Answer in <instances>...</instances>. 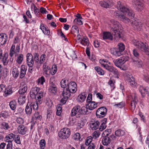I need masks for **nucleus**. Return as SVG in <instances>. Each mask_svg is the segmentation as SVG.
Here are the masks:
<instances>
[{
    "mask_svg": "<svg viewBox=\"0 0 149 149\" xmlns=\"http://www.w3.org/2000/svg\"><path fill=\"white\" fill-rule=\"evenodd\" d=\"M40 90L39 88L36 86L32 88L30 92V96L32 98L35 99L36 101L38 102L39 103H41L43 93L42 91L39 92Z\"/></svg>",
    "mask_w": 149,
    "mask_h": 149,
    "instance_id": "f257e3e1",
    "label": "nucleus"
},
{
    "mask_svg": "<svg viewBox=\"0 0 149 149\" xmlns=\"http://www.w3.org/2000/svg\"><path fill=\"white\" fill-rule=\"evenodd\" d=\"M111 23L112 24L111 30L113 31L112 34L114 36L115 38H120L121 25L118 22L113 20H111Z\"/></svg>",
    "mask_w": 149,
    "mask_h": 149,
    "instance_id": "f03ea898",
    "label": "nucleus"
},
{
    "mask_svg": "<svg viewBox=\"0 0 149 149\" xmlns=\"http://www.w3.org/2000/svg\"><path fill=\"white\" fill-rule=\"evenodd\" d=\"M117 8L123 14L127 15L128 16L134 17V15L132 10L129 9L128 7L125 6L121 3V2L119 1L117 2Z\"/></svg>",
    "mask_w": 149,
    "mask_h": 149,
    "instance_id": "7ed1b4c3",
    "label": "nucleus"
},
{
    "mask_svg": "<svg viewBox=\"0 0 149 149\" xmlns=\"http://www.w3.org/2000/svg\"><path fill=\"white\" fill-rule=\"evenodd\" d=\"M125 49V46L122 43H119L117 45V47L115 48H111L110 49L111 53L116 56H120L124 53Z\"/></svg>",
    "mask_w": 149,
    "mask_h": 149,
    "instance_id": "20e7f679",
    "label": "nucleus"
},
{
    "mask_svg": "<svg viewBox=\"0 0 149 149\" xmlns=\"http://www.w3.org/2000/svg\"><path fill=\"white\" fill-rule=\"evenodd\" d=\"M132 41V43L140 50L146 53L149 52V49L146 43H144L136 39H134Z\"/></svg>",
    "mask_w": 149,
    "mask_h": 149,
    "instance_id": "39448f33",
    "label": "nucleus"
},
{
    "mask_svg": "<svg viewBox=\"0 0 149 149\" xmlns=\"http://www.w3.org/2000/svg\"><path fill=\"white\" fill-rule=\"evenodd\" d=\"M89 112L85 106L81 107L80 106L77 105L75 107V116L76 117L80 118L81 115L88 114Z\"/></svg>",
    "mask_w": 149,
    "mask_h": 149,
    "instance_id": "423d86ee",
    "label": "nucleus"
},
{
    "mask_svg": "<svg viewBox=\"0 0 149 149\" xmlns=\"http://www.w3.org/2000/svg\"><path fill=\"white\" fill-rule=\"evenodd\" d=\"M68 88L64 89L63 91V95H64L71 96L74 93V82H70L68 84Z\"/></svg>",
    "mask_w": 149,
    "mask_h": 149,
    "instance_id": "0eeeda50",
    "label": "nucleus"
},
{
    "mask_svg": "<svg viewBox=\"0 0 149 149\" xmlns=\"http://www.w3.org/2000/svg\"><path fill=\"white\" fill-rule=\"evenodd\" d=\"M133 5L134 6L136 10L141 12L143 10L144 6L143 0H132Z\"/></svg>",
    "mask_w": 149,
    "mask_h": 149,
    "instance_id": "6e6552de",
    "label": "nucleus"
},
{
    "mask_svg": "<svg viewBox=\"0 0 149 149\" xmlns=\"http://www.w3.org/2000/svg\"><path fill=\"white\" fill-rule=\"evenodd\" d=\"M70 134V132L69 129L65 128L61 130L60 132L58 133V135L60 138L65 139L69 137Z\"/></svg>",
    "mask_w": 149,
    "mask_h": 149,
    "instance_id": "1a4fd4ad",
    "label": "nucleus"
},
{
    "mask_svg": "<svg viewBox=\"0 0 149 149\" xmlns=\"http://www.w3.org/2000/svg\"><path fill=\"white\" fill-rule=\"evenodd\" d=\"M107 109L104 107L99 108L96 111V115L98 118H101L105 116L107 114Z\"/></svg>",
    "mask_w": 149,
    "mask_h": 149,
    "instance_id": "9d476101",
    "label": "nucleus"
},
{
    "mask_svg": "<svg viewBox=\"0 0 149 149\" xmlns=\"http://www.w3.org/2000/svg\"><path fill=\"white\" fill-rule=\"evenodd\" d=\"M129 58L127 56H123L120 58L113 61L115 65L118 67H120L126 61H128Z\"/></svg>",
    "mask_w": 149,
    "mask_h": 149,
    "instance_id": "9b49d317",
    "label": "nucleus"
},
{
    "mask_svg": "<svg viewBox=\"0 0 149 149\" xmlns=\"http://www.w3.org/2000/svg\"><path fill=\"white\" fill-rule=\"evenodd\" d=\"M8 54L5 53L3 54L2 50L0 49V61L4 65H7L8 62Z\"/></svg>",
    "mask_w": 149,
    "mask_h": 149,
    "instance_id": "f8f14e48",
    "label": "nucleus"
},
{
    "mask_svg": "<svg viewBox=\"0 0 149 149\" xmlns=\"http://www.w3.org/2000/svg\"><path fill=\"white\" fill-rule=\"evenodd\" d=\"M99 4L102 7L106 8H111L114 4L112 0H108L106 1H101L99 2Z\"/></svg>",
    "mask_w": 149,
    "mask_h": 149,
    "instance_id": "ddd939ff",
    "label": "nucleus"
},
{
    "mask_svg": "<svg viewBox=\"0 0 149 149\" xmlns=\"http://www.w3.org/2000/svg\"><path fill=\"white\" fill-rule=\"evenodd\" d=\"M125 79L127 81L130 85L133 87H137V84L135 82V79L132 75L129 74H127Z\"/></svg>",
    "mask_w": 149,
    "mask_h": 149,
    "instance_id": "4468645a",
    "label": "nucleus"
},
{
    "mask_svg": "<svg viewBox=\"0 0 149 149\" xmlns=\"http://www.w3.org/2000/svg\"><path fill=\"white\" fill-rule=\"evenodd\" d=\"M130 23L135 30L139 31L142 28V24L138 21L133 19L132 20Z\"/></svg>",
    "mask_w": 149,
    "mask_h": 149,
    "instance_id": "2eb2a0df",
    "label": "nucleus"
},
{
    "mask_svg": "<svg viewBox=\"0 0 149 149\" xmlns=\"http://www.w3.org/2000/svg\"><path fill=\"white\" fill-rule=\"evenodd\" d=\"M114 15L118 19L125 23H128L130 21V19L128 18L124 15L119 14V13L116 12H114L113 13Z\"/></svg>",
    "mask_w": 149,
    "mask_h": 149,
    "instance_id": "dca6fc26",
    "label": "nucleus"
},
{
    "mask_svg": "<svg viewBox=\"0 0 149 149\" xmlns=\"http://www.w3.org/2000/svg\"><path fill=\"white\" fill-rule=\"evenodd\" d=\"M14 136H15V134L13 133H10L7 135L4 139L5 142H7V143H10V144H12V148L13 146L12 142L14 140Z\"/></svg>",
    "mask_w": 149,
    "mask_h": 149,
    "instance_id": "f3484780",
    "label": "nucleus"
},
{
    "mask_svg": "<svg viewBox=\"0 0 149 149\" xmlns=\"http://www.w3.org/2000/svg\"><path fill=\"white\" fill-rule=\"evenodd\" d=\"M26 62L29 66H33L34 59L32 55L30 53H28L26 55Z\"/></svg>",
    "mask_w": 149,
    "mask_h": 149,
    "instance_id": "a211bd4d",
    "label": "nucleus"
},
{
    "mask_svg": "<svg viewBox=\"0 0 149 149\" xmlns=\"http://www.w3.org/2000/svg\"><path fill=\"white\" fill-rule=\"evenodd\" d=\"M98 103H96L94 101H91L88 103L86 105V107L87 108V110L89 112V114L91 113V110L97 107V104Z\"/></svg>",
    "mask_w": 149,
    "mask_h": 149,
    "instance_id": "6ab92c4d",
    "label": "nucleus"
},
{
    "mask_svg": "<svg viewBox=\"0 0 149 149\" xmlns=\"http://www.w3.org/2000/svg\"><path fill=\"white\" fill-rule=\"evenodd\" d=\"M27 87L26 83L24 82L21 83L18 92L20 94L25 93L27 91Z\"/></svg>",
    "mask_w": 149,
    "mask_h": 149,
    "instance_id": "aec40b11",
    "label": "nucleus"
},
{
    "mask_svg": "<svg viewBox=\"0 0 149 149\" xmlns=\"http://www.w3.org/2000/svg\"><path fill=\"white\" fill-rule=\"evenodd\" d=\"M57 88L56 85L53 82L50 83L48 91L49 92L55 94L57 92Z\"/></svg>",
    "mask_w": 149,
    "mask_h": 149,
    "instance_id": "412c9836",
    "label": "nucleus"
},
{
    "mask_svg": "<svg viewBox=\"0 0 149 149\" xmlns=\"http://www.w3.org/2000/svg\"><path fill=\"white\" fill-rule=\"evenodd\" d=\"M17 129L18 132L22 135L25 134L28 130L27 128L22 125H19Z\"/></svg>",
    "mask_w": 149,
    "mask_h": 149,
    "instance_id": "4be33fe9",
    "label": "nucleus"
},
{
    "mask_svg": "<svg viewBox=\"0 0 149 149\" xmlns=\"http://www.w3.org/2000/svg\"><path fill=\"white\" fill-rule=\"evenodd\" d=\"M139 90L143 97H144L146 95V93L149 95V89L147 87L144 88L143 86H140Z\"/></svg>",
    "mask_w": 149,
    "mask_h": 149,
    "instance_id": "5701e85b",
    "label": "nucleus"
},
{
    "mask_svg": "<svg viewBox=\"0 0 149 149\" xmlns=\"http://www.w3.org/2000/svg\"><path fill=\"white\" fill-rule=\"evenodd\" d=\"M100 124V122L98 120L92 121L91 123V127L93 130H96L99 128Z\"/></svg>",
    "mask_w": 149,
    "mask_h": 149,
    "instance_id": "b1692460",
    "label": "nucleus"
},
{
    "mask_svg": "<svg viewBox=\"0 0 149 149\" xmlns=\"http://www.w3.org/2000/svg\"><path fill=\"white\" fill-rule=\"evenodd\" d=\"M27 70V67L24 65H22L21 66L19 78L22 79L25 76Z\"/></svg>",
    "mask_w": 149,
    "mask_h": 149,
    "instance_id": "393cba45",
    "label": "nucleus"
},
{
    "mask_svg": "<svg viewBox=\"0 0 149 149\" xmlns=\"http://www.w3.org/2000/svg\"><path fill=\"white\" fill-rule=\"evenodd\" d=\"M138 100L137 96L134 94V100H132L131 103V107L132 110H134L135 108L136 105L137 104Z\"/></svg>",
    "mask_w": 149,
    "mask_h": 149,
    "instance_id": "a878e982",
    "label": "nucleus"
},
{
    "mask_svg": "<svg viewBox=\"0 0 149 149\" xmlns=\"http://www.w3.org/2000/svg\"><path fill=\"white\" fill-rule=\"evenodd\" d=\"M133 62L135 66L141 68L142 67L143 63L142 61L139 59H132Z\"/></svg>",
    "mask_w": 149,
    "mask_h": 149,
    "instance_id": "bb28decb",
    "label": "nucleus"
},
{
    "mask_svg": "<svg viewBox=\"0 0 149 149\" xmlns=\"http://www.w3.org/2000/svg\"><path fill=\"white\" fill-rule=\"evenodd\" d=\"M16 57V62L18 64H21L23 61L24 55L22 54H17Z\"/></svg>",
    "mask_w": 149,
    "mask_h": 149,
    "instance_id": "cd10ccee",
    "label": "nucleus"
},
{
    "mask_svg": "<svg viewBox=\"0 0 149 149\" xmlns=\"http://www.w3.org/2000/svg\"><path fill=\"white\" fill-rule=\"evenodd\" d=\"M103 38L104 40L109 39L111 40H113V36L111 33L109 32H104Z\"/></svg>",
    "mask_w": 149,
    "mask_h": 149,
    "instance_id": "c85d7f7f",
    "label": "nucleus"
},
{
    "mask_svg": "<svg viewBox=\"0 0 149 149\" xmlns=\"http://www.w3.org/2000/svg\"><path fill=\"white\" fill-rule=\"evenodd\" d=\"M104 68L110 72L113 73L115 74H117V70L112 66H109L107 64L105 66Z\"/></svg>",
    "mask_w": 149,
    "mask_h": 149,
    "instance_id": "c756f323",
    "label": "nucleus"
},
{
    "mask_svg": "<svg viewBox=\"0 0 149 149\" xmlns=\"http://www.w3.org/2000/svg\"><path fill=\"white\" fill-rule=\"evenodd\" d=\"M4 143H2L0 144V149H13L12 147V145L10 143H7L6 144Z\"/></svg>",
    "mask_w": 149,
    "mask_h": 149,
    "instance_id": "7c9ffc66",
    "label": "nucleus"
},
{
    "mask_svg": "<svg viewBox=\"0 0 149 149\" xmlns=\"http://www.w3.org/2000/svg\"><path fill=\"white\" fill-rule=\"evenodd\" d=\"M87 95L85 93H82L80 95H79L77 99V100L79 102H83L85 100Z\"/></svg>",
    "mask_w": 149,
    "mask_h": 149,
    "instance_id": "2f4dec72",
    "label": "nucleus"
},
{
    "mask_svg": "<svg viewBox=\"0 0 149 149\" xmlns=\"http://www.w3.org/2000/svg\"><path fill=\"white\" fill-rule=\"evenodd\" d=\"M104 138L103 139L102 142L103 145L107 146L111 142L110 139L108 136H103Z\"/></svg>",
    "mask_w": 149,
    "mask_h": 149,
    "instance_id": "473e14b6",
    "label": "nucleus"
},
{
    "mask_svg": "<svg viewBox=\"0 0 149 149\" xmlns=\"http://www.w3.org/2000/svg\"><path fill=\"white\" fill-rule=\"evenodd\" d=\"M77 18L75 19V22L77 24L79 25H80L82 24V21L81 19H82L81 17V15L80 14H77L76 16Z\"/></svg>",
    "mask_w": 149,
    "mask_h": 149,
    "instance_id": "72a5a7b5",
    "label": "nucleus"
},
{
    "mask_svg": "<svg viewBox=\"0 0 149 149\" xmlns=\"http://www.w3.org/2000/svg\"><path fill=\"white\" fill-rule=\"evenodd\" d=\"M69 81L68 79L65 78L63 79L61 82V87L65 89V88L69 84Z\"/></svg>",
    "mask_w": 149,
    "mask_h": 149,
    "instance_id": "f704fd0d",
    "label": "nucleus"
},
{
    "mask_svg": "<svg viewBox=\"0 0 149 149\" xmlns=\"http://www.w3.org/2000/svg\"><path fill=\"white\" fill-rule=\"evenodd\" d=\"M32 107L30 103H28L25 108V110L26 113L30 115L32 112Z\"/></svg>",
    "mask_w": 149,
    "mask_h": 149,
    "instance_id": "c9c22d12",
    "label": "nucleus"
},
{
    "mask_svg": "<svg viewBox=\"0 0 149 149\" xmlns=\"http://www.w3.org/2000/svg\"><path fill=\"white\" fill-rule=\"evenodd\" d=\"M115 134L116 136L120 137L124 135L125 134V132L124 130L118 129L115 131Z\"/></svg>",
    "mask_w": 149,
    "mask_h": 149,
    "instance_id": "e433bc0d",
    "label": "nucleus"
},
{
    "mask_svg": "<svg viewBox=\"0 0 149 149\" xmlns=\"http://www.w3.org/2000/svg\"><path fill=\"white\" fill-rule=\"evenodd\" d=\"M13 88L10 86H8V87L5 88L4 93L6 95H11L13 92Z\"/></svg>",
    "mask_w": 149,
    "mask_h": 149,
    "instance_id": "4c0bfd02",
    "label": "nucleus"
},
{
    "mask_svg": "<svg viewBox=\"0 0 149 149\" xmlns=\"http://www.w3.org/2000/svg\"><path fill=\"white\" fill-rule=\"evenodd\" d=\"M102 121V123H101L99 128V130L101 131L103 130L106 127V123L107 121V119L106 118H104L103 120Z\"/></svg>",
    "mask_w": 149,
    "mask_h": 149,
    "instance_id": "58836bf2",
    "label": "nucleus"
},
{
    "mask_svg": "<svg viewBox=\"0 0 149 149\" xmlns=\"http://www.w3.org/2000/svg\"><path fill=\"white\" fill-rule=\"evenodd\" d=\"M9 106L11 110H15L17 107V104L15 101L14 100L11 101L9 103Z\"/></svg>",
    "mask_w": 149,
    "mask_h": 149,
    "instance_id": "ea45409f",
    "label": "nucleus"
},
{
    "mask_svg": "<svg viewBox=\"0 0 149 149\" xmlns=\"http://www.w3.org/2000/svg\"><path fill=\"white\" fill-rule=\"evenodd\" d=\"M12 74L13 77L15 78H17L18 77L19 74V72L17 68H15L13 69Z\"/></svg>",
    "mask_w": 149,
    "mask_h": 149,
    "instance_id": "a19ab883",
    "label": "nucleus"
},
{
    "mask_svg": "<svg viewBox=\"0 0 149 149\" xmlns=\"http://www.w3.org/2000/svg\"><path fill=\"white\" fill-rule=\"evenodd\" d=\"M95 69L99 74L101 75H103L104 74V71L99 66L95 67Z\"/></svg>",
    "mask_w": 149,
    "mask_h": 149,
    "instance_id": "79ce46f5",
    "label": "nucleus"
},
{
    "mask_svg": "<svg viewBox=\"0 0 149 149\" xmlns=\"http://www.w3.org/2000/svg\"><path fill=\"white\" fill-rule=\"evenodd\" d=\"M25 97L23 95H20L18 100V102L20 105L22 104L25 103Z\"/></svg>",
    "mask_w": 149,
    "mask_h": 149,
    "instance_id": "37998d69",
    "label": "nucleus"
},
{
    "mask_svg": "<svg viewBox=\"0 0 149 149\" xmlns=\"http://www.w3.org/2000/svg\"><path fill=\"white\" fill-rule=\"evenodd\" d=\"M85 124V123L83 120L79 121L76 124L77 129L79 130L80 129L84 126Z\"/></svg>",
    "mask_w": 149,
    "mask_h": 149,
    "instance_id": "c03bdc74",
    "label": "nucleus"
},
{
    "mask_svg": "<svg viewBox=\"0 0 149 149\" xmlns=\"http://www.w3.org/2000/svg\"><path fill=\"white\" fill-rule=\"evenodd\" d=\"M62 107L61 104H58L56 107V115L60 116L62 113Z\"/></svg>",
    "mask_w": 149,
    "mask_h": 149,
    "instance_id": "a18cd8bd",
    "label": "nucleus"
},
{
    "mask_svg": "<svg viewBox=\"0 0 149 149\" xmlns=\"http://www.w3.org/2000/svg\"><path fill=\"white\" fill-rule=\"evenodd\" d=\"M15 142L17 144H20L21 143L20 136L19 135H15L14 139Z\"/></svg>",
    "mask_w": 149,
    "mask_h": 149,
    "instance_id": "49530a36",
    "label": "nucleus"
},
{
    "mask_svg": "<svg viewBox=\"0 0 149 149\" xmlns=\"http://www.w3.org/2000/svg\"><path fill=\"white\" fill-rule=\"evenodd\" d=\"M79 42L84 46H88V40L87 38H84L82 40H79Z\"/></svg>",
    "mask_w": 149,
    "mask_h": 149,
    "instance_id": "de8ad7c7",
    "label": "nucleus"
},
{
    "mask_svg": "<svg viewBox=\"0 0 149 149\" xmlns=\"http://www.w3.org/2000/svg\"><path fill=\"white\" fill-rule=\"evenodd\" d=\"M15 45H12L10 49V57H12L14 54H15Z\"/></svg>",
    "mask_w": 149,
    "mask_h": 149,
    "instance_id": "09e8293b",
    "label": "nucleus"
},
{
    "mask_svg": "<svg viewBox=\"0 0 149 149\" xmlns=\"http://www.w3.org/2000/svg\"><path fill=\"white\" fill-rule=\"evenodd\" d=\"M133 54L134 56L133 59H138L140 57V54L136 49H133Z\"/></svg>",
    "mask_w": 149,
    "mask_h": 149,
    "instance_id": "8fccbe9b",
    "label": "nucleus"
},
{
    "mask_svg": "<svg viewBox=\"0 0 149 149\" xmlns=\"http://www.w3.org/2000/svg\"><path fill=\"white\" fill-rule=\"evenodd\" d=\"M82 139H81L80 134L79 133H77L75 134V143L77 142L79 143L80 141L82 140Z\"/></svg>",
    "mask_w": 149,
    "mask_h": 149,
    "instance_id": "3c124183",
    "label": "nucleus"
},
{
    "mask_svg": "<svg viewBox=\"0 0 149 149\" xmlns=\"http://www.w3.org/2000/svg\"><path fill=\"white\" fill-rule=\"evenodd\" d=\"M41 103H39L38 102L36 101V102H35L33 103L30 104L32 108H33V110H36L38 109V104H40Z\"/></svg>",
    "mask_w": 149,
    "mask_h": 149,
    "instance_id": "603ef678",
    "label": "nucleus"
},
{
    "mask_svg": "<svg viewBox=\"0 0 149 149\" xmlns=\"http://www.w3.org/2000/svg\"><path fill=\"white\" fill-rule=\"evenodd\" d=\"M62 96L63 97L61 99L60 101L61 103H62L63 104H64L65 103L68 98V97L70 96L63 95V92H62Z\"/></svg>",
    "mask_w": 149,
    "mask_h": 149,
    "instance_id": "864d4df0",
    "label": "nucleus"
},
{
    "mask_svg": "<svg viewBox=\"0 0 149 149\" xmlns=\"http://www.w3.org/2000/svg\"><path fill=\"white\" fill-rule=\"evenodd\" d=\"M46 144L45 140L44 139L41 140L39 142L40 148L41 149H44Z\"/></svg>",
    "mask_w": 149,
    "mask_h": 149,
    "instance_id": "5fc2aeb1",
    "label": "nucleus"
},
{
    "mask_svg": "<svg viewBox=\"0 0 149 149\" xmlns=\"http://www.w3.org/2000/svg\"><path fill=\"white\" fill-rule=\"evenodd\" d=\"M45 80L43 76H42L38 78L37 81L38 84L43 85L44 82H45Z\"/></svg>",
    "mask_w": 149,
    "mask_h": 149,
    "instance_id": "6e6d98bb",
    "label": "nucleus"
},
{
    "mask_svg": "<svg viewBox=\"0 0 149 149\" xmlns=\"http://www.w3.org/2000/svg\"><path fill=\"white\" fill-rule=\"evenodd\" d=\"M39 54L37 53H35L33 54V58L35 63H38L39 62L40 60L38 57Z\"/></svg>",
    "mask_w": 149,
    "mask_h": 149,
    "instance_id": "4d7b16f0",
    "label": "nucleus"
},
{
    "mask_svg": "<svg viewBox=\"0 0 149 149\" xmlns=\"http://www.w3.org/2000/svg\"><path fill=\"white\" fill-rule=\"evenodd\" d=\"M46 57V55L45 54H43L41 55L39 61L40 64H42L44 63Z\"/></svg>",
    "mask_w": 149,
    "mask_h": 149,
    "instance_id": "13d9d810",
    "label": "nucleus"
},
{
    "mask_svg": "<svg viewBox=\"0 0 149 149\" xmlns=\"http://www.w3.org/2000/svg\"><path fill=\"white\" fill-rule=\"evenodd\" d=\"M76 31H77V39L78 41H77V42H79V40H82L81 39L82 36L80 35L79 34V29H78L77 27V26H75V32H76Z\"/></svg>",
    "mask_w": 149,
    "mask_h": 149,
    "instance_id": "bf43d9fd",
    "label": "nucleus"
},
{
    "mask_svg": "<svg viewBox=\"0 0 149 149\" xmlns=\"http://www.w3.org/2000/svg\"><path fill=\"white\" fill-rule=\"evenodd\" d=\"M92 137L91 136H88L87 137L86 141L85 144L86 146H88L91 144V142L92 141Z\"/></svg>",
    "mask_w": 149,
    "mask_h": 149,
    "instance_id": "052dcab7",
    "label": "nucleus"
},
{
    "mask_svg": "<svg viewBox=\"0 0 149 149\" xmlns=\"http://www.w3.org/2000/svg\"><path fill=\"white\" fill-rule=\"evenodd\" d=\"M100 134V133L98 131H96L93 133V138L94 139H96L99 137Z\"/></svg>",
    "mask_w": 149,
    "mask_h": 149,
    "instance_id": "680f3d73",
    "label": "nucleus"
},
{
    "mask_svg": "<svg viewBox=\"0 0 149 149\" xmlns=\"http://www.w3.org/2000/svg\"><path fill=\"white\" fill-rule=\"evenodd\" d=\"M34 117L37 120H41L42 118L41 115L38 112L35 113Z\"/></svg>",
    "mask_w": 149,
    "mask_h": 149,
    "instance_id": "e2e57ef3",
    "label": "nucleus"
},
{
    "mask_svg": "<svg viewBox=\"0 0 149 149\" xmlns=\"http://www.w3.org/2000/svg\"><path fill=\"white\" fill-rule=\"evenodd\" d=\"M143 79L148 82L149 81V72L147 71L144 75Z\"/></svg>",
    "mask_w": 149,
    "mask_h": 149,
    "instance_id": "0e129e2a",
    "label": "nucleus"
},
{
    "mask_svg": "<svg viewBox=\"0 0 149 149\" xmlns=\"http://www.w3.org/2000/svg\"><path fill=\"white\" fill-rule=\"evenodd\" d=\"M57 68L56 65H54L52 66V71L51 72V74L53 75H54L56 72Z\"/></svg>",
    "mask_w": 149,
    "mask_h": 149,
    "instance_id": "69168bd1",
    "label": "nucleus"
},
{
    "mask_svg": "<svg viewBox=\"0 0 149 149\" xmlns=\"http://www.w3.org/2000/svg\"><path fill=\"white\" fill-rule=\"evenodd\" d=\"M100 63L101 64V66L105 68V66H106L107 64H106L107 63V61H106L104 60L103 59H100L99 61Z\"/></svg>",
    "mask_w": 149,
    "mask_h": 149,
    "instance_id": "338daca9",
    "label": "nucleus"
},
{
    "mask_svg": "<svg viewBox=\"0 0 149 149\" xmlns=\"http://www.w3.org/2000/svg\"><path fill=\"white\" fill-rule=\"evenodd\" d=\"M125 105V103L124 102H122L118 104H115L114 106L120 108H121L124 107Z\"/></svg>",
    "mask_w": 149,
    "mask_h": 149,
    "instance_id": "774afa93",
    "label": "nucleus"
}]
</instances>
